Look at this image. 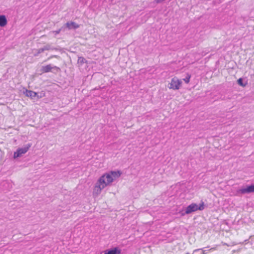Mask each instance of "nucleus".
I'll list each match as a JSON object with an SVG mask.
<instances>
[{"mask_svg": "<svg viewBox=\"0 0 254 254\" xmlns=\"http://www.w3.org/2000/svg\"><path fill=\"white\" fill-rule=\"evenodd\" d=\"M7 19L5 15H0V26L4 27L7 24Z\"/></svg>", "mask_w": 254, "mask_h": 254, "instance_id": "obj_9", "label": "nucleus"}, {"mask_svg": "<svg viewBox=\"0 0 254 254\" xmlns=\"http://www.w3.org/2000/svg\"><path fill=\"white\" fill-rule=\"evenodd\" d=\"M44 94H43L42 93H40V94L38 93V96H36V99H39L42 98L43 96H44Z\"/></svg>", "mask_w": 254, "mask_h": 254, "instance_id": "obj_19", "label": "nucleus"}, {"mask_svg": "<svg viewBox=\"0 0 254 254\" xmlns=\"http://www.w3.org/2000/svg\"><path fill=\"white\" fill-rule=\"evenodd\" d=\"M190 75L189 74H188L186 78H184L183 80L186 83H189L190 82Z\"/></svg>", "mask_w": 254, "mask_h": 254, "instance_id": "obj_17", "label": "nucleus"}, {"mask_svg": "<svg viewBox=\"0 0 254 254\" xmlns=\"http://www.w3.org/2000/svg\"><path fill=\"white\" fill-rule=\"evenodd\" d=\"M194 254L197 253V254H204V251H203L202 249H197L195 250L193 252Z\"/></svg>", "mask_w": 254, "mask_h": 254, "instance_id": "obj_15", "label": "nucleus"}, {"mask_svg": "<svg viewBox=\"0 0 254 254\" xmlns=\"http://www.w3.org/2000/svg\"><path fill=\"white\" fill-rule=\"evenodd\" d=\"M61 31H64V27L62 26L59 29L56 31H53L52 32L54 33L55 35H57V34H59Z\"/></svg>", "mask_w": 254, "mask_h": 254, "instance_id": "obj_12", "label": "nucleus"}, {"mask_svg": "<svg viewBox=\"0 0 254 254\" xmlns=\"http://www.w3.org/2000/svg\"><path fill=\"white\" fill-rule=\"evenodd\" d=\"M204 209V204L203 202H201L199 205L192 203L188 206L185 211H181V216H184L186 214H189L192 212H195L198 210H202Z\"/></svg>", "mask_w": 254, "mask_h": 254, "instance_id": "obj_2", "label": "nucleus"}, {"mask_svg": "<svg viewBox=\"0 0 254 254\" xmlns=\"http://www.w3.org/2000/svg\"><path fill=\"white\" fill-rule=\"evenodd\" d=\"M121 253V250L118 248L115 247L112 248V254H120Z\"/></svg>", "mask_w": 254, "mask_h": 254, "instance_id": "obj_11", "label": "nucleus"}, {"mask_svg": "<svg viewBox=\"0 0 254 254\" xmlns=\"http://www.w3.org/2000/svg\"><path fill=\"white\" fill-rule=\"evenodd\" d=\"M182 83V82L181 80L175 77L171 79L168 87L173 90H178L180 89Z\"/></svg>", "mask_w": 254, "mask_h": 254, "instance_id": "obj_4", "label": "nucleus"}, {"mask_svg": "<svg viewBox=\"0 0 254 254\" xmlns=\"http://www.w3.org/2000/svg\"><path fill=\"white\" fill-rule=\"evenodd\" d=\"M86 62V60L83 57H79L78 59V63L83 64Z\"/></svg>", "mask_w": 254, "mask_h": 254, "instance_id": "obj_16", "label": "nucleus"}, {"mask_svg": "<svg viewBox=\"0 0 254 254\" xmlns=\"http://www.w3.org/2000/svg\"><path fill=\"white\" fill-rule=\"evenodd\" d=\"M237 82H238V83L240 85H241V86H243V87H245V86H246V84H244V83H243V79H242V78H239V79L238 80Z\"/></svg>", "mask_w": 254, "mask_h": 254, "instance_id": "obj_18", "label": "nucleus"}, {"mask_svg": "<svg viewBox=\"0 0 254 254\" xmlns=\"http://www.w3.org/2000/svg\"><path fill=\"white\" fill-rule=\"evenodd\" d=\"M111 182V172L110 173L102 175L96 183L94 190L93 194L98 195L102 189L106 187Z\"/></svg>", "mask_w": 254, "mask_h": 254, "instance_id": "obj_1", "label": "nucleus"}, {"mask_svg": "<svg viewBox=\"0 0 254 254\" xmlns=\"http://www.w3.org/2000/svg\"><path fill=\"white\" fill-rule=\"evenodd\" d=\"M122 174V172L120 171H112V182L114 180H115L119 178Z\"/></svg>", "mask_w": 254, "mask_h": 254, "instance_id": "obj_10", "label": "nucleus"}, {"mask_svg": "<svg viewBox=\"0 0 254 254\" xmlns=\"http://www.w3.org/2000/svg\"><path fill=\"white\" fill-rule=\"evenodd\" d=\"M43 49L44 50V51H48V50H55L56 49L55 48H53V47H52L50 45H46V46H44L43 47Z\"/></svg>", "mask_w": 254, "mask_h": 254, "instance_id": "obj_13", "label": "nucleus"}, {"mask_svg": "<svg viewBox=\"0 0 254 254\" xmlns=\"http://www.w3.org/2000/svg\"><path fill=\"white\" fill-rule=\"evenodd\" d=\"M254 192V184L251 186H247L246 187H242L237 191V193L238 195L250 193Z\"/></svg>", "mask_w": 254, "mask_h": 254, "instance_id": "obj_5", "label": "nucleus"}, {"mask_svg": "<svg viewBox=\"0 0 254 254\" xmlns=\"http://www.w3.org/2000/svg\"><path fill=\"white\" fill-rule=\"evenodd\" d=\"M37 51V52L36 53H35L34 54V56L35 57H37L39 55V54L41 53H43V52H44L43 48H40V49H39L38 50H36Z\"/></svg>", "mask_w": 254, "mask_h": 254, "instance_id": "obj_14", "label": "nucleus"}, {"mask_svg": "<svg viewBox=\"0 0 254 254\" xmlns=\"http://www.w3.org/2000/svg\"><path fill=\"white\" fill-rule=\"evenodd\" d=\"M165 0H155V1L157 3H161V2L163 1H165Z\"/></svg>", "mask_w": 254, "mask_h": 254, "instance_id": "obj_20", "label": "nucleus"}, {"mask_svg": "<svg viewBox=\"0 0 254 254\" xmlns=\"http://www.w3.org/2000/svg\"><path fill=\"white\" fill-rule=\"evenodd\" d=\"M63 27H64V30L66 28L68 29H75L79 27V25L74 22H67L64 24Z\"/></svg>", "mask_w": 254, "mask_h": 254, "instance_id": "obj_6", "label": "nucleus"}, {"mask_svg": "<svg viewBox=\"0 0 254 254\" xmlns=\"http://www.w3.org/2000/svg\"><path fill=\"white\" fill-rule=\"evenodd\" d=\"M56 68V69H59V67H58L56 66H52L51 65V64H48V65H47L46 66H42V70L43 72H48L50 71L52 68Z\"/></svg>", "mask_w": 254, "mask_h": 254, "instance_id": "obj_8", "label": "nucleus"}, {"mask_svg": "<svg viewBox=\"0 0 254 254\" xmlns=\"http://www.w3.org/2000/svg\"><path fill=\"white\" fill-rule=\"evenodd\" d=\"M25 95L26 96L30 97L31 99H36V96H38V93L31 90H26Z\"/></svg>", "mask_w": 254, "mask_h": 254, "instance_id": "obj_7", "label": "nucleus"}, {"mask_svg": "<svg viewBox=\"0 0 254 254\" xmlns=\"http://www.w3.org/2000/svg\"><path fill=\"white\" fill-rule=\"evenodd\" d=\"M104 254H111V249H109L108 250V252L107 253H105Z\"/></svg>", "mask_w": 254, "mask_h": 254, "instance_id": "obj_21", "label": "nucleus"}, {"mask_svg": "<svg viewBox=\"0 0 254 254\" xmlns=\"http://www.w3.org/2000/svg\"><path fill=\"white\" fill-rule=\"evenodd\" d=\"M30 147L31 144H27L24 147L18 148L17 150L14 152L13 158L16 159L21 157L23 154H24L28 151Z\"/></svg>", "mask_w": 254, "mask_h": 254, "instance_id": "obj_3", "label": "nucleus"}]
</instances>
